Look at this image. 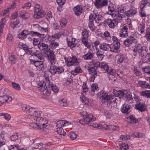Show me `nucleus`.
Masks as SVG:
<instances>
[{
  "instance_id": "36",
  "label": "nucleus",
  "mask_w": 150,
  "mask_h": 150,
  "mask_svg": "<svg viewBox=\"0 0 150 150\" xmlns=\"http://www.w3.org/2000/svg\"><path fill=\"white\" fill-rule=\"evenodd\" d=\"M57 66L51 64L50 66L49 71L52 74L54 75L56 74Z\"/></svg>"
},
{
  "instance_id": "54",
  "label": "nucleus",
  "mask_w": 150,
  "mask_h": 150,
  "mask_svg": "<svg viewBox=\"0 0 150 150\" xmlns=\"http://www.w3.org/2000/svg\"><path fill=\"white\" fill-rule=\"evenodd\" d=\"M142 95L147 98H150V91H142Z\"/></svg>"
},
{
  "instance_id": "17",
  "label": "nucleus",
  "mask_w": 150,
  "mask_h": 150,
  "mask_svg": "<svg viewBox=\"0 0 150 150\" xmlns=\"http://www.w3.org/2000/svg\"><path fill=\"white\" fill-rule=\"evenodd\" d=\"M29 34H30V33L28 31V30H24L19 33L18 35V36L19 39L23 40L26 38Z\"/></svg>"
},
{
  "instance_id": "16",
  "label": "nucleus",
  "mask_w": 150,
  "mask_h": 150,
  "mask_svg": "<svg viewBox=\"0 0 150 150\" xmlns=\"http://www.w3.org/2000/svg\"><path fill=\"white\" fill-rule=\"evenodd\" d=\"M119 128L118 126L111 125H108L106 124L104 125V130H109L118 131Z\"/></svg>"
},
{
  "instance_id": "12",
  "label": "nucleus",
  "mask_w": 150,
  "mask_h": 150,
  "mask_svg": "<svg viewBox=\"0 0 150 150\" xmlns=\"http://www.w3.org/2000/svg\"><path fill=\"white\" fill-rule=\"evenodd\" d=\"M131 108L130 105L125 103L122 106L121 111L122 113L128 114L130 112Z\"/></svg>"
},
{
  "instance_id": "43",
  "label": "nucleus",
  "mask_w": 150,
  "mask_h": 150,
  "mask_svg": "<svg viewBox=\"0 0 150 150\" xmlns=\"http://www.w3.org/2000/svg\"><path fill=\"white\" fill-rule=\"evenodd\" d=\"M82 42L83 44L87 48H90V45L88 42V38H81Z\"/></svg>"
},
{
  "instance_id": "15",
  "label": "nucleus",
  "mask_w": 150,
  "mask_h": 150,
  "mask_svg": "<svg viewBox=\"0 0 150 150\" xmlns=\"http://www.w3.org/2000/svg\"><path fill=\"white\" fill-rule=\"evenodd\" d=\"M50 126L48 125L47 121H45V123H39V129L42 130H46L49 129Z\"/></svg>"
},
{
  "instance_id": "42",
  "label": "nucleus",
  "mask_w": 150,
  "mask_h": 150,
  "mask_svg": "<svg viewBox=\"0 0 150 150\" xmlns=\"http://www.w3.org/2000/svg\"><path fill=\"white\" fill-rule=\"evenodd\" d=\"M5 22V20L4 18L1 19L0 22V36H1L3 33V28L4 26V23Z\"/></svg>"
},
{
  "instance_id": "9",
  "label": "nucleus",
  "mask_w": 150,
  "mask_h": 150,
  "mask_svg": "<svg viewBox=\"0 0 150 150\" xmlns=\"http://www.w3.org/2000/svg\"><path fill=\"white\" fill-rule=\"evenodd\" d=\"M108 2L107 0H96L94 2V4L97 8H99L107 6Z\"/></svg>"
},
{
  "instance_id": "25",
  "label": "nucleus",
  "mask_w": 150,
  "mask_h": 150,
  "mask_svg": "<svg viewBox=\"0 0 150 150\" xmlns=\"http://www.w3.org/2000/svg\"><path fill=\"white\" fill-rule=\"evenodd\" d=\"M74 11L75 14L77 16H79L82 13L83 8L79 6H77L74 8Z\"/></svg>"
},
{
  "instance_id": "6",
  "label": "nucleus",
  "mask_w": 150,
  "mask_h": 150,
  "mask_svg": "<svg viewBox=\"0 0 150 150\" xmlns=\"http://www.w3.org/2000/svg\"><path fill=\"white\" fill-rule=\"evenodd\" d=\"M53 84H51L49 80H48L46 81V82L45 83L40 82L38 84V87L39 90L42 92L45 91L47 88H51L52 85Z\"/></svg>"
},
{
  "instance_id": "31",
  "label": "nucleus",
  "mask_w": 150,
  "mask_h": 150,
  "mask_svg": "<svg viewBox=\"0 0 150 150\" xmlns=\"http://www.w3.org/2000/svg\"><path fill=\"white\" fill-rule=\"evenodd\" d=\"M99 47L100 50L107 51L108 50L110 46L109 45L103 43L100 44Z\"/></svg>"
},
{
  "instance_id": "51",
  "label": "nucleus",
  "mask_w": 150,
  "mask_h": 150,
  "mask_svg": "<svg viewBox=\"0 0 150 150\" xmlns=\"http://www.w3.org/2000/svg\"><path fill=\"white\" fill-rule=\"evenodd\" d=\"M88 27L92 31H93L95 30L96 28L93 24V21H89Z\"/></svg>"
},
{
  "instance_id": "19",
  "label": "nucleus",
  "mask_w": 150,
  "mask_h": 150,
  "mask_svg": "<svg viewBox=\"0 0 150 150\" xmlns=\"http://www.w3.org/2000/svg\"><path fill=\"white\" fill-rule=\"evenodd\" d=\"M110 51L115 52H117L120 47V44H115L109 45Z\"/></svg>"
},
{
  "instance_id": "49",
  "label": "nucleus",
  "mask_w": 150,
  "mask_h": 150,
  "mask_svg": "<svg viewBox=\"0 0 150 150\" xmlns=\"http://www.w3.org/2000/svg\"><path fill=\"white\" fill-rule=\"evenodd\" d=\"M18 138V135L17 133H15L13 134L10 137L11 141H15L17 140Z\"/></svg>"
},
{
  "instance_id": "35",
  "label": "nucleus",
  "mask_w": 150,
  "mask_h": 150,
  "mask_svg": "<svg viewBox=\"0 0 150 150\" xmlns=\"http://www.w3.org/2000/svg\"><path fill=\"white\" fill-rule=\"evenodd\" d=\"M119 145L121 150H127L129 149L128 145L125 143H120L119 144Z\"/></svg>"
},
{
  "instance_id": "50",
  "label": "nucleus",
  "mask_w": 150,
  "mask_h": 150,
  "mask_svg": "<svg viewBox=\"0 0 150 150\" xmlns=\"http://www.w3.org/2000/svg\"><path fill=\"white\" fill-rule=\"evenodd\" d=\"M69 136L71 139L73 140L76 138L77 135L74 133V132H70L69 134Z\"/></svg>"
},
{
  "instance_id": "52",
  "label": "nucleus",
  "mask_w": 150,
  "mask_h": 150,
  "mask_svg": "<svg viewBox=\"0 0 150 150\" xmlns=\"http://www.w3.org/2000/svg\"><path fill=\"white\" fill-rule=\"evenodd\" d=\"M30 34H31L33 36H38L41 37L43 35L39 33L38 31H31Z\"/></svg>"
},
{
  "instance_id": "62",
  "label": "nucleus",
  "mask_w": 150,
  "mask_h": 150,
  "mask_svg": "<svg viewBox=\"0 0 150 150\" xmlns=\"http://www.w3.org/2000/svg\"><path fill=\"white\" fill-rule=\"evenodd\" d=\"M124 98L128 100H130L132 99V96L130 92L126 93Z\"/></svg>"
},
{
  "instance_id": "44",
  "label": "nucleus",
  "mask_w": 150,
  "mask_h": 150,
  "mask_svg": "<svg viewBox=\"0 0 150 150\" xmlns=\"http://www.w3.org/2000/svg\"><path fill=\"white\" fill-rule=\"evenodd\" d=\"M144 136V134L141 132H134L132 135L133 137L139 138L142 137Z\"/></svg>"
},
{
  "instance_id": "18",
  "label": "nucleus",
  "mask_w": 150,
  "mask_h": 150,
  "mask_svg": "<svg viewBox=\"0 0 150 150\" xmlns=\"http://www.w3.org/2000/svg\"><path fill=\"white\" fill-rule=\"evenodd\" d=\"M38 112L36 111L35 108H31L28 112H27V114H28L30 117H29L30 119H32L33 118V117L35 116L36 115L38 114Z\"/></svg>"
},
{
  "instance_id": "26",
  "label": "nucleus",
  "mask_w": 150,
  "mask_h": 150,
  "mask_svg": "<svg viewBox=\"0 0 150 150\" xmlns=\"http://www.w3.org/2000/svg\"><path fill=\"white\" fill-rule=\"evenodd\" d=\"M129 122L131 124H135L138 122V119L135 118L133 115H131L127 117Z\"/></svg>"
},
{
  "instance_id": "55",
  "label": "nucleus",
  "mask_w": 150,
  "mask_h": 150,
  "mask_svg": "<svg viewBox=\"0 0 150 150\" xmlns=\"http://www.w3.org/2000/svg\"><path fill=\"white\" fill-rule=\"evenodd\" d=\"M44 60H41V61H37L35 65V66L36 67H38V66H40L41 67H43V63Z\"/></svg>"
},
{
  "instance_id": "29",
  "label": "nucleus",
  "mask_w": 150,
  "mask_h": 150,
  "mask_svg": "<svg viewBox=\"0 0 150 150\" xmlns=\"http://www.w3.org/2000/svg\"><path fill=\"white\" fill-rule=\"evenodd\" d=\"M48 47V45L47 44L40 42L38 45V47L41 51L47 50Z\"/></svg>"
},
{
  "instance_id": "34",
  "label": "nucleus",
  "mask_w": 150,
  "mask_h": 150,
  "mask_svg": "<svg viewBox=\"0 0 150 150\" xmlns=\"http://www.w3.org/2000/svg\"><path fill=\"white\" fill-rule=\"evenodd\" d=\"M147 5H149V3L147 0H142L140 3V7L141 9L143 10Z\"/></svg>"
},
{
  "instance_id": "41",
  "label": "nucleus",
  "mask_w": 150,
  "mask_h": 150,
  "mask_svg": "<svg viewBox=\"0 0 150 150\" xmlns=\"http://www.w3.org/2000/svg\"><path fill=\"white\" fill-rule=\"evenodd\" d=\"M33 54L37 57L40 60H44L43 55L40 52H34Z\"/></svg>"
},
{
  "instance_id": "63",
  "label": "nucleus",
  "mask_w": 150,
  "mask_h": 150,
  "mask_svg": "<svg viewBox=\"0 0 150 150\" xmlns=\"http://www.w3.org/2000/svg\"><path fill=\"white\" fill-rule=\"evenodd\" d=\"M60 105L62 106H66L67 105V100L64 99L61 100L60 101Z\"/></svg>"
},
{
  "instance_id": "32",
  "label": "nucleus",
  "mask_w": 150,
  "mask_h": 150,
  "mask_svg": "<svg viewBox=\"0 0 150 150\" xmlns=\"http://www.w3.org/2000/svg\"><path fill=\"white\" fill-rule=\"evenodd\" d=\"M137 13V11L135 10L130 9L126 12V15L128 17H131Z\"/></svg>"
},
{
  "instance_id": "20",
  "label": "nucleus",
  "mask_w": 150,
  "mask_h": 150,
  "mask_svg": "<svg viewBox=\"0 0 150 150\" xmlns=\"http://www.w3.org/2000/svg\"><path fill=\"white\" fill-rule=\"evenodd\" d=\"M136 108L139 110L143 112L146 110V106L143 103H139L135 105Z\"/></svg>"
},
{
  "instance_id": "5",
  "label": "nucleus",
  "mask_w": 150,
  "mask_h": 150,
  "mask_svg": "<svg viewBox=\"0 0 150 150\" xmlns=\"http://www.w3.org/2000/svg\"><path fill=\"white\" fill-rule=\"evenodd\" d=\"M108 13V14L111 15L112 17H116L117 19L118 20H121L122 18V14L119 13V11H115L113 8L111 6H109Z\"/></svg>"
},
{
  "instance_id": "33",
  "label": "nucleus",
  "mask_w": 150,
  "mask_h": 150,
  "mask_svg": "<svg viewBox=\"0 0 150 150\" xmlns=\"http://www.w3.org/2000/svg\"><path fill=\"white\" fill-rule=\"evenodd\" d=\"M40 112H39L38 114L36 115L35 116L33 117V119L34 120H35L37 122L42 123L43 121V118L39 116L40 115Z\"/></svg>"
},
{
  "instance_id": "4",
  "label": "nucleus",
  "mask_w": 150,
  "mask_h": 150,
  "mask_svg": "<svg viewBox=\"0 0 150 150\" xmlns=\"http://www.w3.org/2000/svg\"><path fill=\"white\" fill-rule=\"evenodd\" d=\"M34 10L35 14L34 15V18H39L46 14L45 12L42 9V6L39 4L35 5Z\"/></svg>"
},
{
  "instance_id": "45",
  "label": "nucleus",
  "mask_w": 150,
  "mask_h": 150,
  "mask_svg": "<svg viewBox=\"0 0 150 150\" xmlns=\"http://www.w3.org/2000/svg\"><path fill=\"white\" fill-rule=\"evenodd\" d=\"M145 38L148 41H150V29L149 28H147Z\"/></svg>"
},
{
  "instance_id": "40",
  "label": "nucleus",
  "mask_w": 150,
  "mask_h": 150,
  "mask_svg": "<svg viewBox=\"0 0 150 150\" xmlns=\"http://www.w3.org/2000/svg\"><path fill=\"white\" fill-rule=\"evenodd\" d=\"M145 28V24L142 23L140 24L138 27V31L140 32L141 34H142L144 33Z\"/></svg>"
},
{
  "instance_id": "10",
  "label": "nucleus",
  "mask_w": 150,
  "mask_h": 150,
  "mask_svg": "<svg viewBox=\"0 0 150 150\" xmlns=\"http://www.w3.org/2000/svg\"><path fill=\"white\" fill-rule=\"evenodd\" d=\"M115 18L113 19H107L105 21L106 24L110 28H114L115 27V22H118L119 21L121 20L117 19L116 17Z\"/></svg>"
},
{
  "instance_id": "2",
  "label": "nucleus",
  "mask_w": 150,
  "mask_h": 150,
  "mask_svg": "<svg viewBox=\"0 0 150 150\" xmlns=\"http://www.w3.org/2000/svg\"><path fill=\"white\" fill-rule=\"evenodd\" d=\"M97 95L101 100L102 102L103 103L108 101L114 102L115 101L116 98L115 96L108 95V93L103 91L98 93Z\"/></svg>"
},
{
  "instance_id": "23",
  "label": "nucleus",
  "mask_w": 150,
  "mask_h": 150,
  "mask_svg": "<svg viewBox=\"0 0 150 150\" xmlns=\"http://www.w3.org/2000/svg\"><path fill=\"white\" fill-rule=\"evenodd\" d=\"M94 55L90 51L86 54L83 55L82 57L85 60H91L93 58Z\"/></svg>"
},
{
  "instance_id": "48",
  "label": "nucleus",
  "mask_w": 150,
  "mask_h": 150,
  "mask_svg": "<svg viewBox=\"0 0 150 150\" xmlns=\"http://www.w3.org/2000/svg\"><path fill=\"white\" fill-rule=\"evenodd\" d=\"M118 58L117 63L118 64L122 63L125 59V57L123 55H118L117 56Z\"/></svg>"
},
{
  "instance_id": "46",
  "label": "nucleus",
  "mask_w": 150,
  "mask_h": 150,
  "mask_svg": "<svg viewBox=\"0 0 150 150\" xmlns=\"http://www.w3.org/2000/svg\"><path fill=\"white\" fill-rule=\"evenodd\" d=\"M12 87L15 89L19 91L21 90V87L20 85L18 83L12 82L11 83Z\"/></svg>"
},
{
  "instance_id": "61",
  "label": "nucleus",
  "mask_w": 150,
  "mask_h": 150,
  "mask_svg": "<svg viewBox=\"0 0 150 150\" xmlns=\"http://www.w3.org/2000/svg\"><path fill=\"white\" fill-rule=\"evenodd\" d=\"M51 89L55 93H57L59 90L57 87L53 84L52 85Z\"/></svg>"
},
{
  "instance_id": "27",
  "label": "nucleus",
  "mask_w": 150,
  "mask_h": 150,
  "mask_svg": "<svg viewBox=\"0 0 150 150\" xmlns=\"http://www.w3.org/2000/svg\"><path fill=\"white\" fill-rule=\"evenodd\" d=\"M98 14V13H93V14H91L89 17V21H93L95 20L96 22L97 20H98L99 19Z\"/></svg>"
},
{
  "instance_id": "47",
  "label": "nucleus",
  "mask_w": 150,
  "mask_h": 150,
  "mask_svg": "<svg viewBox=\"0 0 150 150\" xmlns=\"http://www.w3.org/2000/svg\"><path fill=\"white\" fill-rule=\"evenodd\" d=\"M99 90L98 86L96 84H93L91 86V91L94 93L97 92Z\"/></svg>"
},
{
  "instance_id": "28",
  "label": "nucleus",
  "mask_w": 150,
  "mask_h": 150,
  "mask_svg": "<svg viewBox=\"0 0 150 150\" xmlns=\"http://www.w3.org/2000/svg\"><path fill=\"white\" fill-rule=\"evenodd\" d=\"M35 28L36 29L37 31L42 32L43 31L47 32L48 30L47 28H44L41 27L38 24H35L34 25Z\"/></svg>"
},
{
  "instance_id": "1",
  "label": "nucleus",
  "mask_w": 150,
  "mask_h": 150,
  "mask_svg": "<svg viewBox=\"0 0 150 150\" xmlns=\"http://www.w3.org/2000/svg\"><path fill=\"white\" fill-rule=\"evenodd\" d=\"M80 115L83 117L85 116L83 119L80 120L79 122L81 124L85 125L86 124L94 128L104 129V125L92 122L95 120L96 118L91 114H88L86 112H83L80 113Z\"/></svg>"
},
{
  "instance_id": "53",
  "label": "nucleus",
  "mask_w": 150,
  "mask_h": 150,
  "mask_svg": "<svg viewBox=\"0 0 150 150\" xmlns=\"http://www.w3.org/2000/svg\"><path fill=\"white\" fill-rule=\"evenodd\" d=\"M58 46V43L57 42L55 41L51 42L50 44V47L52 49H55Z\"/></svg>"
},
{
  "instance_id": "24",
  "label": "nucleus",
  "mask_w": 150,
  "mask_h": 150,
  "mask_svg": "<svg viewBox=\"0 0 150 150\" xmlns=\"http://www.w3.org/2000/svg\"><path fill=\"white\" fill-rule=\"evenodd\" d=\"M64 120H59L57 121L56 123L57 128V129H61L60 130V131H62V130H63V131H64Z\"/></svg>"
},
{
  "instance_id": "13",
  "label": "nucleus",
  "mask_w": 150,
  "mask_h": 150,
  "mask_svg": "<svg viewBox=\"0 0 150 150\" xmlns=\"http://www.w3.org/2000/svg\"><path fill=\"white\" fill-rule=\"evenodd\" d=\"M128 28L126 26H123L120 29L119 35L122 37H126L128 36Z\"/></svg>"
},
{
  "instance_id": "11",
  "label": "nucleus",
  "mask_w": 150,
  "mask_h": 150,
  "mask_svg": "<svg viewBox=\"0 0 150 150\" xmlns=\"http://www.w3.org/2000/svg\"><path fill=\"white\" fill-rule=\"evenodd\" d=\"M12 99L11 96L5 95L0 96V105L1 106L2 104L10 102L12 100Z\"/></svg>"
},
{
  "instance_id": "30",
  "label": "nucleus",
  "mask_w": 150,
  "mask_h": 150,
  "mask_svg": "<svg viewBox=\"0 0 150 150\" xmlns=\"http://www.w3.org/2000/svg\"><path fill=\"white\" fill-rule=\"evenodd\" d=\"M9 59L12 64H15L16 62V59L15 55L13 53L9 54Z\"/></svg>"
},
{
  "instance_id": "39",
  "label": "nucleus",
  "mask_w": 150,
  "mask_h": 150,
  "mask_svg": "<svg viewBox=\"0 0 150 150\" xmlns=\"http://www.w3.org/2000/svg\"><path fill=\"white\" fill-rule=\"evenodd\" d=\"M0 116L4 117L5 119L7 121L9 120L11 118V115L6 113L0 112Z\"/></svg>"
},
{
  "instance_id": "8",
  "label": "nucleus",
  "mask_w": 150,
  "mask_h": 150,
  "mask_svg": "<svg viewBox=\"0 0 150 150\" xmlns=\"http://www.w3.org/2000/svg\"><path fill=\"white\" fill-rule=\"evenodd\" d=\"M47 58L49 62L51 64H55L56 59L55 58V55L54 52L51 51H48L47 54Z\"/></svg>"
},
{
  "instance_id": "58",
  "label": "nucleus",
  "mask_w": 150,
  "mask_h": 150,
  "mask_svg": "<svg viewBox=\"0 0 150 150\" xmlns=\"http://www.w3.org/2000/svg\"><path fill=\"white\" fill-rule=\"evenodd\" d=\"M120 138L123 140H129L130 139V137L129 135L125 134L121 135L120 136Z\"/></svg>"
},
{
  "instance_id": "21",
  "label": "nucleus",
  "mask_w": 150,
  "mask_h": 150,
  "mask_svg": "<svg viewBox=\"0 0 150 150\" xmlns=\"http://www.w3.org/2000/svg\"><path fill=\"white\" fill-rule=\"evenodd\" d=\"M139 86L143 88H150V85L146 81L141 80L138 81Z\"/></svg>"
},
{
  "instance_id": "37",
  "label": "nucleus",
  "mask_w": 150,
  "mask_h": 150,
  "mask_svg": "<svg viewBox=\"0 0 150 150\" xmlns=\"http://www.w3.org/2000/svg\"><path fill=\"white\" fill-rule=\"evenodd\" d=\"M89 74L91 75H94V77L96 76L97 74L96 69L93 67H91L88 69Z\"/></svg>"
},
{
  "instance_id": "38",
  "label": "nucleus",
  "mask_w": 150,
  "mask_h": 150,
  "mask_svg": "<svg viewBox=\"0 0 150 150\" xmlns=\"http://www.w3.org/2000/svg\"><path fill=\"white\" fill-rule=\"evenodd\" d=\"M76 40L74 38H72L71 41H67V44L68 46L70 48H72L75 47L76 44L75 43Z\"/></svg>"
},
{
  "instance_id": "56",
  "label": "nucleus",
  "mask_w": 150,
  "mask_h": 150,
  "mask_svg": "<svg viewBox=\"0 0 150 150\" xmlns=\"http://www.w3.org/2000/svg\"><path fill=\"white\" fill-rule=\"evenodd\" d=\"M67 23V20L65 18H62L60 21V25L62 27H64L66 26Z\"/></svg>"
},
{
  "instance_id": "7",
  "label": "nucleus",
  "mask_w": 150,
  "mask_h": 150,
  "mask_svg": "<svg viewBox=\"0 0 150 150\" xmlns=\"http://www.w3.org/2000/svg\"><path fill=\"white\" fill-rule=\"evenodd\" d=\"M101 68L104 70L105 73H107L109 75L114 76L115 74V71L111 67H109L108 65L105 63L101 64Z\"/></svg>"
},
{
  "instance_id": "60",
  "label": "nucleus",
  "mask_w": 150,
  "mask_h": 150,
  "mask_svg": "<svg viewBox=\"0 0 150 150\" xmlns=\"http://www.w3.org/2000/svg\"><path fill=\"white\" fill-rule=\"evenodd\" d=\"M134 74L137 76H139L141 74V72L137 67L134 68Z\"/></svg>"
},
{
  "instance_id": "14",
  "label": "nucleus",
  "mask_w": 150,
  "mask_h": 150,
  "mask_svg": "<svg viewBox=\"0 0 150 150\" xmlns=\"http://www.w3.org/2000/svg\"><path fill=\"white\" fill-rule=\"evenodd\" d=\"M61 36V35L59 33H56L52 35H47V38L50 42H51L54 41L55 39L59 38Z\"/></svg>"
},
{
  "instance_id": "59",
  "label": "nucleus",
  "mask_w": 150,
  "mask_h": 150,
  "mask_svg": "<svg viewBox=\"0 0 150 150\" xmlns=\"http://www.w3.org/2000/svg\"><path fill=\"white\" fill-rule=\"evenodd\" d=\"M30 126L34 129H39V124L37 123H31L30 124Z\"/></svg>"
},
{
  "instance_id": "57",
  "label": "nucleus",
  "mask_w": 150,
  "mask_h": 150,
  "mask_svg": "<svg viewBox=\"0 0 150 150\" xmlns=\"http://www.w3.org/2000/svg\"><path fill=\"white\" fill-rule=\"evenodd\" d=\"M66 60V64L68 66H70L74 65V63L71 59H67L65 58Z\"/></svg>"
},
{
  "instance_id": "64",
  "label": "nucleus",
  "mask_w": 150,
  "mask_h": 150,
  "mask_svg": "<svg viewBox=\"0 0 150 150\" xmlns=\"http://www.w3.org/2000/svg\"><path fill=\"white\" fill-rule=\"evenodd\" d=\"M143 70L145 73L150 74V66H146L145 68H144Z\"/></svg>"
},
{
  "instance_id": "22",
  "label": "nucleus",
  "mask_w": 150,
  "mask_h": 150,
  "mask_svg": "<svg viewBox=\"0 0 150 150\" xmlns=\"http://www.w3.org/2000/svg\"><path fill=\"white\" fill-rule=\"evenodd\" d=\"M135 39L129 38L124 41V43L126 46L129 47L132 45V43L135 42Z\"/></svg>"
},
{
  "instance_id": "3",
  "label": "nucleus",
  "mask_w": 150,
  "mask_h": 150,
  "mask_svg": "<svg viewBox=\"0 0 150 150\" xmlns=\"http://www.w3.org/2000/svg\"><path fill=\"white\" fill-rule=\"evenodd\" d=\"M145 48L144 47L142 46L141 44L138 43L136 44L134 46L133 52L135 53L138 52L139 55L142 57H145L147 53Z\"/></svg>"
}]
</instances>
